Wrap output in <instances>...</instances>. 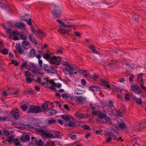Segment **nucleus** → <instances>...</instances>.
Returning <instances> with one entry per match:
<instances>
[{
    "label": "nucleus",
    "instance_id": "obj_1",
    "mask_svg": "<svg viewBox=\"0 0 146 146\" xmlns=\"http://www.w3.org/2000/svg\"><path fill=\"white\" fill-rule=\"evenodd\" d=\"M57 21L60 24L59 25V28L57 30V31L60 34H69L71 31V28L73 26H74L71 23H70L66 20L63 21H60L59 19H58L57 20Z\"/></svg>",
    "mask_w": 146,
    "mask_h": 146
},
{
    "label": "nucleus",
    "instance_id": "obj_2",
    "mask_svg": "<svg viewBox=\"0 0 146 146\" xmlns=\"http://www.w3.org/2000/svg\"><path fill=\"white\" fill-rule=\"evenodd\" d=\"M42 111H44V110H42V109L40 107L38 106L33 105L30 106L27 112L29 113H38Z\"/></svg>",
    "mask_w": 146,
    "mask_h": 146
},
{
    "label": "nucleus",
    "instance_id": "obj_3",
    "mask_svg": "<svg viewBox=\"0 0 146 146\" xmlns=\"http://www.w3.org/2000/svg\"><path fill=\"white\" fill-rule=\"evenodd\" d=\"M130 87L131 90L136 94L139 95L142 93L140 87L137 85H131Z\"/></svg>",
    "mask_w": 146,
    "mask_h": 146
},
{
    "label": "nucleus",
    "instance_id": "obj_4",
    "mask_svg": "<svg viewBox=\"0 0 146 146\" xmlns=\"http://www.w3.org/2000/svg\"><path fill=\"white\" fill-rule=\"evenodd\" d=\"M92 113L96 115H98V117L100 119L104 118L106 117V114L101 112L99 111L94 110L92 111Z\"/></svg>",
    "mask_w": 146,
    "mask_h": 146
},
{
    "label": "nucleus",
    "instance_id": "obj_5",
    "mask_svg": "<svg viewBox=\"0 0 146 146\" xmlns=\"http://www.w3.org/2000/svg\"><path fill=\"white\" fill-rule=\"evenodd\" d=\"M61 60V58L59 57H57L56 56H54L53 57L52 56L50 60V62L52 64H55L58 65L60 63V61Z\"/></svg>",
    "mask_w": 146,
    "mask_h": 146
},
{
    "label": "nucleus",
    "instance_id": "obj_6",
    "mask_svg": "<svg viewBox=\"0 0 146 146\" xmlns=\"http://www.w3.org/2000/svg\"><path fill=\"white\" fill-rule=\"evenodd\" d=\"M38 68L37 67L34 65H32L30 68L31 69L33 73L37 74H41Z\"/></svg>",
    "mask_w": 146,
    "mask_h": 146
},
{
    "label": "nucleus",
    "instance_id": "obj_7",
    "mask_svg": "<svg viewBox=\"0 0 146 146\" xmlns=\"http://www.w3.org/2000/svg\"><path fill=\"white\" fill-rule=\"evenodd\" d=\"M84 76L85 77L89 78L92 79L94 81H96L97 79L98 78V77L97 75L95 74L92 76L88 72L86 73Z\"/></svg>",
    "mask_w": 146,
    "mask_h": 146
},
{
    "label": "nucleus",
    "instance_id": "obj_8",
    "mask_svg": "<svg viewBox=\"0 0 146 146\" xmlns=\"http://www.w3.org/2000/svg\"><path fill=\"white\" fill-rule=\"evenodd\" d=\"M74 67L73 70L70 69L69 70L67 68H64L63 69V72L65 74L70 75H72L73 74V72H74Z\"/></svg>",
    "mask_w": 146,
    "mask_h": 146
},
{
    "label": "nucleus",
    "instance_id": "obj_9",
    "mask_svg": "<svg viewBox=\"0 0 146 146\" xmlns=\"http://www.w3.org/2000/svg\"><path fill=\"white\" fill-rule=\"evenodd\" d=\"M49 115H53L56 113V110L53 109H49L45 112L44 113L45 114H47Z\"/></svg>",
    "mask_w": 146,
    "mask_h": 146
},
{
    "label": "nucleus",
    "instance_id": "obj_10",
    "mask_svg": "<svg viewBox=\"0 0 146 146\" xmlns=\"http://www.w3.org/2000/svg\"><path fill=\"white\" fill-rule=\"evenodd\" d=\"M16 48L19 53L22 54L24 53V51L22 49L21 44L19 43L16 44Z\"/></svg>",
    "mask_w": 146,
    "mask_h": 146
},
{
    "label": "nucleus",
    "instance_id": "obj_11",
    "mask_svg": "<svg viewBox=\"0 0 146 146\" xmlns=\"http://www.w3.org/2000/svg\"><path fill=\"white\" fill-rule=\"evenodd\" d=\"M14 26L17 28L20 29H23L25 28V25L23 23L17 22L15 24Z\"/></svg>",
    "mask_w": 146,
    "mask_h": 146
},
{
    "label": "nucleus",
    "instance_id": "obj_12",
    "mask_svg": "<svg viewBox=\"0 0 146 146\" xmlns=\"http://www.w3.org/2000/svg\"><path fill=\"white\" fill-rule=\"evenodd\" d=\"M15 109H13L12 111L11 112V114L12 115L13 117H14L15 119H18L19 117V114L18 112L15 111Z\"/></svg>",
    "mask_w": 146,
    "mask_h": 146
},
{
    "label": "nucleus",
    "instance_id": "obj_13",
    "mask_svg": "<svg viewBox=\"0 0 146 146\" xmlns=\"http://www.w3.org/2000/svg\"><path fill=\"white\" fill-rule=\"evenodd\" d=\"M76 101L78 102H81L82 103L86 102V99L84 97L82 96H79L76 97Z\"/></svg>",
    "mask_w": 146,
    "mask_h": 146
},
{
    "label": "nucleus",
    "instance_id": "obj_14",
    "mask_svg": "<svg viewBox=\"0 0 146 146\" xmlns=\"http://www.w3.org/2000/svg\"><path fill=\"white\" fill-rule=\"evenodd\" d=\"M143 74L141 73L139 74L137 76V80L139 84L143 83Z\"/></svg>",
    "mask_w": 146,
    "mask_h": 146
},
{
    "label": "nucleus",
    "instance_id": "obj_15",
    "mask_svg": "<svg viewBox=\"0 0 146 146\" xmlns=\"http://www.w3.org/2000/svg\"><path fill=\"white\" fill-rule=\"evenodd\" d=\"M52 13L53 15L56 17H59L61 13L59 10H56L55 9L53 10Z\"/></svg>",
    "mask_w": 146,
    "mask_h": 146
},
{
    "label": "nucleus",
    "instance_id": "obj_16",
    "mask_svg": "<svg viewBox=\"0 0 146 146\" xmlns=\"http://www.w3.org/2000/svg\"><path fill=\"white\" fill-rule=\"evenodd\" d=\"M36 51L34 49H31L28 53V56L30 58H32L36 56Z\"/></svg>",
    "mask_w": 146,
    "mask_h": 146
},
{
    "label": "nucleus",
    "instance_id": "obj_17",
    "mask_svg": "<svg viewBox=\"0 0 146 146\" xmlns=\"http://www.w3.org/2000/svg\"><path fill=\"white\" fill-rule=\"evenodd\" d=\"M90 89L93 92L95 91H97L100 90V88L96 86H91L90 87Z\"/></svg>",
    "mask_w": 146,
    "mask_h": 146
},
{
    "label": "nucleus",
    "instance_id": "obj_18",
    "mask_svg": "<svg viewBox=\"0 0 146 146\" xmlns=\"http://www.w3.org/2000/svg\"><path fill=\"white\" fill-rule=\"evenodd\" d=\"M0 7H1L5 11H9V9L8 8L9 7L6 6L5 4L2 2L0 3Z\"/></svg>",
    "mask_w": 146,
    "mask_h": 146
},
{
    "label": "nucleus",
    "instance_id": "obj_19",
    "mask_svg": "<svg viewBox=\"0 0 146 146\" xmlns=\"http://www.w3.org/2000/svg\"><path fill=\"white\" fill-rule=\"evenodd\" d=\"M102 85L105 87H107L108 88H110V82L105 80H103L102 82Z\"/></svg>",
    "mask_w": 146,
    "mask_h": 146
},
{
    "label": "nucleus",
    "instance_id": "obj_20",
    "mask_svg": "<svg viewBox=\"0 0 146 146\" xmlns=\"http://www.w3.org/2000/svg\"><path fill=\"white\" fill-rule=\"evenodd\" d=\"M42 56L44 59L49 60L50 61L52 57L48 54H43Z\"/></svg>",
    "mask_w": 146,
    "mask_h": 146
},
{
    "label": "nucleus",
    "instance_id": "obj_21",
    "mask_svg": "<svg viewBox=\"0 0 146 146\" xmlns=\"http://www.w3.org/2000/svg\"><path fill=\"white\" fill-rule=\"evenodd\" d=\"M29 39L30 41L36 44H37L36 41L35 40L34 38L33 37V35H32L30 34L29 35Z\"/></svg>",
    "mask_w": 146,
    "mask_h": 146
},
{
    "label": "nucleus",
    "instance_id": "obj_22",
    "mask_svg": "<svg viewBox=\"0 0 146 146\" xmlns=\"http://www.w3.org/2000/svg\"><path fill=\"white\" fill-rule=\"evenodd\" d=\"M13 143L16 146H22V145L20 143V141L17 138L14 139Z\"/></svg>",
    "mask_w": 146,
    "mask_h": 146
},
{
    "label": "nucleus",
    "instance_id": "obj_23",
    "mask_svg": "<svg viewBox=\"0 0 146 146\" xmlns=\"http://www.w3.org/2000/svg\"><path fill=\"white\" fill-rule=\"evenodd\" d=\"M121 129H126L127 128V126L124 123H119V128Z\"/></svg>",
    "mask_w": 146,
    "mask_h": 146
},
{
    "label": "nucleus",
    "instance_id": "obj_24",
    "mask_svg": "<svg viewBox=\"0 0 146 146\" xmlns=\"http://www.w3.org/2000/svg\"><path fill=\"white\" fill-rule=\"evenodd\" d=\"M75 116L77 117L80 118H83L85 117L84 114L83 113H78L75 114Z\"/></svg>",
    "mask_w": 146,
    "mask_h": 146
},
{
    "label": "nucleus",
    "instance_id": "obj_25",
    "mask_svg": "<svg viewBox=\"0 0 146 146\" xmlns=\"http://www.w3.org/2000/svg\"><path fill=\"white\" fill-rule=\"evenodd\" d=\"M138 126L139 125L140 126L141 130L142 128H143L146 127V121H143L138 124Z\"/></svg>",
    "mask_w": 146,
    "mask_h": 146
},
{
    "label": "nucleus",
    "instance_id": "obj_26",
    "mask_svg": "<svg viewBox=\"0 0 146 146\" xmlns=\"http://www.w3.org/2000/svg\"><path fill=\"white\" fill-rule=\"evenodd\" d=\"M23 43V46H30V43L28 41H25L22 42Z\"/></svg>",
    "mask_w": 146,
    "mask_h": 146
},
{
    "label": "nucleus",
    "instance_id": "obj_27",
    "mask_svg": "<svg viewBox=\"0 0 146 146\" xmlns=\"http://www.w3.org/2000/svg\"><path fill=\"white\" fill-rule=\"evenodd\" d=\"M44 69L46 71L49 72L50 66L46 64H44L43 65Z\"/></svg>",
    "mask_w": 146,
    "mask_h": 146
},
{
    "label": "nucleus",
    "instance_id": "obj_28",
    "mask_svg": "<svg viewBox=\"0 0 146 146\" xmlns=\"http://www.w3.org/2000/svg\"><path fill=\"white\" fill-rule=\"evenodd\" d=\"M64 65L67 68H68L69 69L73 70V67L72 66L68 64L67 62H64Z\"/></svg>",
    "mask_w": 146,
    "mask_h": 146
},
{
    "label": "nucleus",
    "instance_id": "obj_29",
    "mask_svg": "<svg viewBox=\"0 0 146 146\" xmlns=\"http://www.w3.org/2000/svg\"><path fill=\"white\" fill-rule=\"evenodd\" d=\"M62 118L65 121H68L70 120V118L69 116L67 115H61Z\"/></svg>",
    "mask_w": 146,
    "mask_h": 146
},
{
    "label": "nucleus",
    "instance_id": "obj_30",
    "mask_svg": "<svg viewBox=\"0 0 146 146\" xmlns=\"http://www.w3.org/2000/svg\"><path fill=\"white\" fill-rule=\"evenodd\" d=\"M36 32L38 33L37 34H42L44 36H46V33H44L43 31L38 30V31H36Z\"/></svg>",
    "mask_w": 146,
    "mask_h": 146
},
{
    "label": "nucleus",
    "instance_id": "obj_31",
    "mask_svg": "<svg viewBox=\"0 0 146 146\" xmlns=\"http://www.w3.org/2000/svg\"><path fill=\"white\" fill-rule=\"evenodd\" d=\"M113 89V91L115 92H121V90L119 88L117 87L116 86L114 87Z\"/></svg>",
    "mask_w": 146,
    "mask_h": 146
},
{
    "label": "nucleus",
    "instance_id": "obj_32",
    "mask_svg": "<svg viewBox=\"0 0 146 146\" xmlns=\"http://www.w3.org/2000/svg\"><path fill=\"white\" fill-rule=\"evenodd\" d=\"M75 125V123L74 121H70L68 124V126L69 127H73Z\"/></svg>",
    "mask_w": 146,
    "mask_h": 146
},
{
    "label": "nucleus",
    "instance_id": "obj_33",
    "mask_svg": "<svg viewBox=\"0 0 146 146\" xmlns=\"http://www.w3.org/2000/svg\"><path fill=\"white\" fill-rule=\"evenodd\" d=\"M138 124H138V123H136L135 125L134 129L136 130L139 131V130L140 131L141 130V127H140V126L139 125L138 126Z\"/></svg>",
    "mask_w": 146,
    "mask_h": 146
},
{
    "label": "nucleus",
    "instance_id": "obj_34",
    "mask_svg": "<svg viewBox=\"0 0 146 146\" xmlns=\"http://www.w3.org/2000/svg\"><path fill=\"white\" fill-rule=\"evenodd\" d=\"M0 52L4 54H7L8 53V51L6 48H5L2 50L0 49Z\"/></svg>",
    "mask_w": 146,
    "mask_h": 146
},
{
    "label": "nucleus",
    "instance_id": "obj_35",
    "mask_svg": "<svg viewBox=\"0 0 146 146\" xmlns=\"http://www.w3.org/2000/svg\"><path fill=\"white\" fill-rule=\"evenodd\" d=\"M42 108H43V109H42V110H43L44 111L46 109H47L48 108V104L46 103H44L42 104Z\"/></svg>",
    "mask_w": 146,
    "mask_h": 146
},
{
    "label": "nucleus",
    "instance_id": "obj_36",
    "mask_svg": "<svg viewBox=\"0 0 146 146\" xmlns=\"http://www.w3.org/2000/svg\"><path fill=\"white\" fill-rule=\"evenodd\" d=\"M89 48L92 50V51L93 52H96L97 53L98 52L95 49V47H94V46L92 45L89 47Z\"/></svg>",
    "mask_w": 146,
    "mask_h": 146
},
{
    "label": "nucleus",
    "instance_id": "obj_37",
    "mask_svg": "<svg viewBox=\"0 0 146 146\" xmlns=\"http://www.w3.org/2000/svg\"><path fill=\"white\" fill-rule=\"evenodd\" d=\"M19 90H17L16 92H11L10 93L12 95L18 96H19Z\"/></svg>",
    "mask_w": 146,
    "mask_h": 146
},
{
    "label": "nucleus",
    "instance_id": "obj_38",
    "mask_svg": "<svg viewBox=\"0 0 146 146\" xmlns=\"http://www.w3.org/2000/svg\"><path fill=\"white\" fill-rule=\"evenodd\" d=\"M56 52L58 53H59L61 54H63V48H58L56 50Z\"/></svg>",
    "mask_w": 146,
    "mask_h": 146
},
{
    "label": "nucleus",
    "instance_id": "obj_39",
    "mask_svg": "<svg viewBox=\"0 0 146 146\" xmlns=\"http://www.w3.org/2000/svg\"><path fill=\"white\" fill-rule=\"evenodd\" d=\"M28 107L26 105L24 104L21 106V108L24 111H26Z\"/></svg>",
    "mask_w": 146,
    "mask_h": 146
},
{
    "label": "nucleus",
    "instance_id": "obj_40",
    "mask_svg": "<svg viewBox=\"0 0 146 146\" xmlns=\"http://www.w3.org/2000/svg\"><path fill=\"white\" fill-rule=\"evenodd\" d=\"M130 76V77L129 78V81L130 83L131 84L133 83V79L134 78V76L133 75H131Z\"/></svg>",
    "mask_w": 146,
    "mask_h": 146
},
{
    "label": "nucleus",
    "instance_id": "obj_41",
    "mask_svg": "<svg viewBox=\"0 0 146 146\" xmlns=\"http://www.w3.org/2000/svg\"><path fill=\"white\" fill-rule=\"evenodd\" d=\"M14 140V137H9V139H8L7 141L8 142L10 143V144H12V142L13 141V142Z\"/></svg>",
    "mask_w": 146,
    "mask_h": 146
},
{
    "label": "nucleus",
    "instance_id": "obj_42",
    "mask_svg": "<svg viewBox=\"0 0 146 146\" xmlns=\"http://www.w3.org/2000/svg\"><path fill=\"white\" fill-rule=\"evenodd\" d=\"M19 36L21 39H23L24 40H26L27 38V37L23 34H21Z\"/></svg>",
    "mask_w": 146,
    "mask_h": 146
},
{
    "label": "nucleus",
    "instance_id": "obj_43",
    "mask_svg": "<svg viewBox=\"0 0 146 146\" xmlns=\"http://www.w3.org/2000/svg\"><path fill=\"white\" fill-rule=\"evenodd\" d=\"M48 146H55V144L54 142L48 141L47 143Z\"/></svg>",
    "mask_w": 146,
    "mask_h": 146
},
{
    "label": "nucleus",
    "instance_id": "obj_44",
    "mask_svg": "<svg viewBox=\"0 0 146 146\" xmlns=\"http://www.w3.org/2000/svg\"><path fill=\"white\" fill-rule=\"evenodd\" d=\"M112 135H111V137L112 138V139L114 140H118L117 139V137L116 136V135H115L113 133H112Z\"/></svg>",
    "mask_w": 146,
    "mask_h": 146
},
{
    "label": "nucleus",
    "instance_id": "obj_45",
    "mask_svg": "<svg viewBox=\"0 0 146 146\" xmlns=\"http://www.w3.org/2000/svg\"><path fill=\"white\" fill-rule=\"evenodd\" d=\"M136 103L139 104H141L142 103V101L141 99L140 98H136Z\"/></svg>",
    "mask_w": 146,
    "mask_h": 146
},
{
    "label": "nucleus",
    "instance_id": "obj_46",
    "mask_svg": "<svg viewBox=\"0 0 146 146\" xmlns=\"http://www.w3.org/2000/svg\"><path fill=\"white\" fill-rule=\"evenodd\" d=\"M78 72L80 73H84V75L85 76V75L86 73H88V72H87V70H79L78 71Z\"/></svg>",
    "mask_w": 146,
    "mask_h": 146
},
{
    "label": "nucleus",
    "instance_id": "obj_47",
    "mask_svg": "<svg viewBox=\"0 0 146 146\" xmlns=\"http://www.w3.org/2000/svg\"><path fill=\"white\" fill-rule=\"evenodd\" d=\"M82 127L86 130H90V127L88 125H84L82 126Z\"/></svg>",
    "mask_w": 146,
    "mask_h": 146
},
{
    "label": "nucleus",
    "instance_id": "obj_48",
    "mask_svg": "<svg viewBox=\"0 0 146 146\" xmlns=\"http://www.w3.org/2000/svg\"><path fill=\"white\" fill-rule=\"evenodd\" d=\"M38 132L40 133L43 135H45L46 133L45 131L42 129H40L38 130Z\"/></svg>",
    "mask_w": 146,
    "mask_h": 146
},
{
    "label": "nucleus",
    "instance_id": "obj_49",
    "mask_svg": "<svg viewBox=\"0 0 146 146\" xmlns=\"http://www.w3.org/2000/svg\"><path fill=\"white\" fill-rule=\"evenodd\" d=\"M25 20L27 22V23L29 25H32L31 19V18H29V20H28L27 19H25Z\"/></svg>",
    "mask_w": 146,
    "mask_h": 146
},
{
    "label": "nucleus",
    "instance_id": "obj_50",
    "mask_svg": "<svg viewBox=\"0 0 146 146\" xmlns=\"http://www.w3.org/2000/svg\"><path fill=\"white\" fill-rule=\"evenodd\" d=\"M74 34H75V36H78L79 37H81V35L79 32L75 31L74 32Z\"/></svg>",
    "mask_w": 146,
    "mask_h": 146
},
{
    "label": "nucleus",
    "instance_id": "obj_51",
    "mask_svg": "<svg viewBox=\"0 0 146 146\" xmlns=\"http://www.w3.org/2000/svg\"><path fill=\"white\" fill-rule=\"evenodd\" d=\"M11 62L12 64H14L16 66H18L19 65L18 63L15 60H12Z\"/></svg>",
    "mask_w": 146,
    "mask_h": 146
},
{
    "label": "nucleus",
    "instance_id": "obj_52",
    "mask_svg": "<svg viewBox=\"0 0 146 146\" xmlns=\"http://www.w3.org/2000/svg\"><path fill=\"white\" fill-rule=\"evenodd\" d=\"M109 106L111 108L114 107L113 102L111 100L109 101Z\"/></svg>",
    "mask_w": 146,
    "mask_h": 146
},
{
    "label": "nucleus",
    "instance_id": "obj_53",
    "mask_svg": "<svg viewBox=\"0 0 146 146\" xmlns=\"http://www.w3.org/2000/svg\"><path fill=\"white\" fill-rule=\"evenodd\" d=\"M117 114L120 117H122L123 116V113L122 112H121L119 110H118L116 112Z\"/></svg>",
    "mask_w": 146,
    "mask_h": 146
},
{
    "label": "nucleus",
    "instance_id": "obj_54",
    "mask_svg": "<svg viewBox=\"0 0 146 146\" xmlns=\"http://www.w3.org/2000/svg\"><path fill=\"white\" fill-rule=\"evenodd\" d=\"M36 35L37 37L40 39L43 38L45 36H43L42 34H36Z\"/></svg>",
    "mask_w": 146,
    "mask_h": 146
},
{
    "label": "nucleus",
    "instance_id": "obj_55",
    "mask_svg": "<svg viewBox=\"0 0 146 146\" xmlns=\"http://www.w3.org/2000/svg\"><path fill=\"white\" fill-rule=\"evenodd\" d=\"M62 97L64 98H69L68 95L66 94H62Z\"/></svg>",
    "mask_w": 146,
    "mask_h": 146
},
{
    "label": "nucleus",
    "instance_id": "obj_56",
    "mask_svg": "<svg viewBox=\"0 0 146 146\" xmlns=\"http://www.w3.org/2000/svg\"><path fill=\"white\" fill-rule=\"evenodd\" d=\"M44 144L43 142L41 140H39L37 143V145L38 146H42Z\"/></svg>",
    "mask_w": 146,
    "mask_h": 146
},
{
    "label": "nucleus",
    "instance_id": "obj_57",
    "mask_svg": "<svg viewBox=\"0 0 146 146\" xmlns=\"http://www.w3.org/2000/svg\"><path fill=\"white\" fill-rule=\"evenodd\" d=\"M45 135L46 137H48L50 138L53 137L52 134L50 133H46Z\"/></svg>",
    "mask_w": 146,
    "mask_h": 146
},
{
    "label": "nucleus",
    "instance_id": "obj_58",
    "mask_svg": "<svg viewBox=\"0 0 146 146\" xmlns=\"http://www.w3.org/2000/svg\"><path fill=\"white\" fill-rule=\"evenodd\" d=\"M112 127L113 128L115 129H118L119 128V126L115 123H113L112 124Z\"/></svg>",
    "mask_w": 146,
    "mask_h": 146
},
{
    "label": "nucleus",
    "instance_id": "obj_59",
    "mask_svg": "<svg viewBox=\"0 0 146 146\" xmlns=\"http://www.w3.org/2000/svg\"><path fill=\"white\" fill-rule=\"evenodd\" d=\"M130 96L128 94H125V98L126 100H129L130 99Z\"/></svg>",
    "mask_w": 146,
    "mask_h": 146
},
{
    "label": "nucleus",
    "instance_id": "obj_60",
    "mask_svg": "<svg viewBox=\"0 0 146 146\" xmlns=\"http://www.w3.org/2000/svg\"><path fill=\"white\" fill-rule=\"evenodd\" d=\"M26 81L28 83H30L32 82V79L28 77L26 78Z\"/></svg>",
    "mask_w": 146,
    "mask_h": 146
},
{
    "label": "nucleus",
    "instance_id": "obj_61",
    "mask_svg": "<svg viewBox=\"0 0 146 146\" xmlns=\"http://www.w3.org/2000/svg\"><path fill=\"white\" fill-rule=\"evenodd\" d=\"M21 140L22 142H26V140L25 139V138L24 136H22L21 137Z\"/></svg>",
    "mask_w": 146,
    "mask_h": 146
},
{
    "label": "nucleus",
    "instance_id": "obj_62",
    "mask_svg": "<svg viewBox=\"0 0 146 146\" xmlns=\"http://www.w3.org/2000/svg\"><path fill=\"white\" fill-rule=\"evenodd\" d=\"M25 138V139L26 141H29L30 140V139L29 136L28 135H25L24 136Z\"/></svg>",
    "mask_w": 146,
    "mask_h": 146
},
{
    "label": "nucleus",
    "instance_id": "obj_63",
    "mask_svg": "<svg viewBox=\"0 0 146 146\" xmlns=\"http://www.w3.org/2000/svg\"><path fill=\"white\" fill-rule=\"evenodd\" d=\"M50 70L49 72H51L52 73H53V72L55 71L54 68L53 66L50 67Z\"/></svg>",
    "mask_w": 146,
    "mask_h": 146
},
{
    "label": "nucleus",
    "instance_id": "obj_64",
    "mask_svg": "<svg viewBox=\"0 0 146 146\" xmlns=\"http://www.w3.org/2000/svg\"><path fill=\"white\" fill-rule=\"evenodd\" d=\"M25 76H29L31 75V73L28 71H27L25 72Z\"/></svg>",
    "mask_w": 146,
    "mask_h": 146
}]
</instances>
